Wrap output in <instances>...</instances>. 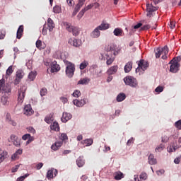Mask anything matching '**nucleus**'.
Returning a JSON list of instances; mask_svg holds the SVG:
<instances>
[{
  "label": "nucleus",
  "instance_id": "1",
  "mask_svg": "<svg viewBox=\"0 0 181 181\" xmlns=\"http://www.w3.org/2000/svg\"><path fill=\"white\" fill-rule=\"evenodd\" d=\"M169 53V49L168 46H164L163 47H158L155 50V56L156 59H159L161 56L163 60H166L168 59V54Z\"/></svg>",
  "mask_w": 181,
  "mask_h": 181
},
{
  "label": "nucleus",
  "instance_id": "2",
  "mask_svg": "<svg viewBox=\"0 0 181 181\" xmlns=\"http://www.w3.org/2000/svg\"><path fill=\"white\" fill-rule=\"evenodd\" d=\"M63 25L68 32L73 34V36H78L80 35V28L71 25L70 23L64 22Z\"/></svg>",
  "mask_w": 181,
  "mask_h": 181
},
{
  "label": "nucleus",
  "instance_id": "3",
  "mask_svg": "<svg viewBox=\"0 0 181 181\" xmlns=\"http://www.w3.org/2000/svg\"><path fill=\"white\" fill-rule=\"evenodd\" d=\"M123 80L126 86H129L132 88H136L138 87V81L134 76H128L124 77Z\"/></svg>",
  "mask_w": 181,
  "mask_h": 181
},
{
  "label": "nucleus",
  "instance_id": "4",
  "mask_svg": "<svg viewBox=\"0 0 181 181\" xmlns=\"http://www.w3.org/2000/svg\"><path fill=\"white\" fill-rule=\"evenodd\" d=\"M179 57L174 58L170 62V71L171 73H177L179 71V67H180V64L177 62Z\"/></svg>",
  "mask_w": 181,
  "mask_h": 181
},
{
  "label": "nucleus",
  "instance_id": "5",
  "mask_svg": "<svg viewBox=\"0 0 181 181\" xmlns=\"http://www.w3.org/2000/svg\"><path fill=\"white\" fill-rule=\"evenodd\" d=\"M65 63L66 64V74L69 77L71 78L74 75V70H75L74 64H73L71 62L68 61H66Z\"/></svg>",
  "mask_w": 181,
  "mask_h": 181
},
{
  "label": "nucleus",
  "instance_id": "6",
  "mask_svg": "<svg viewBox=\"0 0 181 181\" xmlns=\"http://www.w3.org/2000/svg\"><path fill=\"white\" fill-rule=\"evenodd\" d=\"M26 93V86H22L18 90V104H22L23 100H25V95Z\"/></svg>",
  "mask_w": 181,
  "mask_h": 181
},
{
  "label": "nucleus",
  "instance_id": "7",
  "mask_svg": "<svg viewBox=\"0 0 181 181\" xmlns=\"http://www.w3.org/2000/svg\"><path fill=\"white\" fill-rule=\"evenodd\" d=\"M138 66L139 67L136 69V73H138V71H139L141 69L143 70V71H145V70L149 67V64L148 62L141 59L139 61Z\"/></svg>",
  "mask_w": 181,
  "mask_h": 181
},
{
  "label": "nucleus",
  "instance_id": "8",
  "mask_svg": "<svg viewBox=\"0 0 181 181\" xmlns=\"http://www.w3.org/2000/svg\"><path fill=\"white\" fill-rule=\"evenodd\" d=\"M156 11H158V7L156 6H153V5L152 4H146V12L147 14L146 16L148 18H151L152 17V13H153V12H156Z\"/></svg>",
  "mask_w": 181,
  "mask_h": 181
},
{
  "label": "nucleus",
  "instance_id": "9",
  "mask_svg": "<svg viewBox=\"0 0 181 181\" xmlns=\"http://www.w3.org/2000/svg\"><path fill=\"white\" fill-rule=\"evenodd\" d=\"M4 91V93H11V86L9 85L5 86V79L0 80V93Z\"/></svg>",
  "mask_w": 181,
  "mask_h": 181
},
{
  "label": "nucleus",
  "instance_id": "10",
  "mask_svg": "<svg viewBox=\"0 0 181 181\" xmlns=\"http://www.w3.org/2000/svg\"><path fill=\"white\" fill-rule=\"evenodd\" d=\"M69 45L74 46V47H80L81 46V42L76 38H70L68 40Z\"/></svg>",
  "mask_w": 181,
  "mask_h": 181
},
{
  "label": "nucleus",
  "instance_id": "11",
  "mask_svg": "<svg viewBox=\"0 0 181 181\" xmlns=\"http://www.w3.org/2000/svg\"><path fill=\"white\" fill-rule=\"evenodd\" d=\"M105 59H106V64L107 66H111L112 63H114V61L115 60V58L114 56H112V54L111 53H107L105 54Z\"/></svg>",
  "mask_w": 181,
  "mask_h": 181
},
{
  "label": "nucleus",
  "instance_id": "12",
  "mask_svg": "<svg viewBox=\"0 0 181 181\" xmlns=\"http://www.w3.org/2000/svg\"><path fill=\"white\" fill-rule=\"evenodd\" d=\"M34 111L32 110V105L30 104L26 105L24 107V114L25 115H27V117H30V115H33Z\"/></svg>",
  "mask_w": 181,
  "mask_h": 181
},
{
  "label": "nucleus",
  "instance_id": "13",
  "mask_svg": "<svg viewBox=\"0 0 181 181\" xmlns=\"http://www.w3.org/2000/svg\"><path fill=\"white\" fill-rule=\"evenodd\" d=\"M8 142H12L15 146H21V144L18 140V136L12 134L8 139Z\"/></svg>",
  "mask_w": 181,
  "mask_h": 181
},
{
  "label": "nucleus",
  "instance_id": "14",
  "mask_svg": "<svg viewBox=\"0 0 181 181\" xmlns=\"http://www.w3.org/2000/svg\"><path fill=\"white\" fill-rule=\"evenodd\" d=\"M60 70V65L57 64V62L54 61L52 62L51 66L52 73H57Z\"/></svg>",
  "mask_w": 181,
  "mask_h": 181
},
{
  "label": "nucleus",
  "instance_id": "15",
  "mask_svg": "<svg viewBox=\"0 0 181 181\" xmlns=\"http://www.w3.org/2000/svg\"><path fill=\"white\" fill-rule=\"evenodd\" d=\"M76 165L78 168H83V166H84V165H86V160H84L83 156H79L76 159Z\"/></svg>",
  "mask_w": 181,
  "mask_h": 181
},
{
  "label": "nucleus",
  "instance_id": "16",
  "mask_svg": "<svg viewBox=\"0 0 181 181\" xmlns=\"http://www.w3.org/2000/svg\"><path fill=\"white\" fill-rule=\"evenodd\" d=\"M8 156L7 151L0 149V163H2Z\"/></svg>",
  "mask_w": 181,
  "mask_h": 181
},
{
  "label": "nucleus",
  "instance_id": "17",
  "mask_svg": "<svg viewBox=\"0 0 181 181\" xmlns=\"http://www.w3.org/2000/svg\"><path fill=\"white\" fill-rule=\"evenodd\" d=\"M45 122L47 124H52L53 121H54V113H50L49 115H47L45 118Z\"/></svg>",
  "mask_w": 181,
  "mask_h": 181
},
{
  "label": "nucleus",
  "instance_id": "18",
  "mask_svg": "<svg viewBox=\"0 0 181 181\" xmlns=\"http://www.w3.org/2000/svg\"><path fill=\"white\" fill-rule=\"evenodd\" d=\"M118 71V65L113 66L110 67L107 71V73L109 76H112V74H115Z\"/></svg>",
  "mask_w": 181,
  "mask_h": 181
},
{
  "label": "nucleus",
  "instance_id": "19",
  "mask_svg": "<svg viewBox=\"0 0 181 181\" xmlns=\"http://www.w3.org/2000/svg\"><path fill=\"white\" fill-rule=\"evenodd\" d=\"M86 99H82L81 100L75 99L73 101V103L74 104V105H76V107H83L86 104Z\"/></svg>",
  "mask_w": 181,
  "mask_h": 181
},
{
  "label": "nucleus",
  "instance_id": "20",
  "mask_svg": "<svg viewBox=\"0 0 181 181\" xmlns=\"http://www.w3.org/2000/svg\"><path fill=\"white\" fill-rule=\"evenodd\" d=\"M71 114L64 112L62 117V122H67L69 119H71Z\"/></svg>",
  "mask_w": 181,
  "mask_h": 181
},
{
  "label": "nucleus",
  "instance_id": "21",
  "mask_svg": "<svg viewBox=\"0 0 181 181\" xmlns=\"http://www.w3.org/2000/svg\"><path fill=\"white\" fill-rule=\"evenodd\" d=\"M23 30H24L23 25H20L17 30V34H16L17 39H21L23 35Z\"/></svg>",
  "mask_w": 181,
  "mask_h": 181
},
{
  "label": "nucleus",
  "instance_id": "22",
  "mask_svg": "<svg viewBox=\"0 0 181 181\" xmlns=\"http://www.w3.org/2000/svg\"><path fill=\"white\" fill-rule=\"evenodd\" d=\"M101 33L100 32V28L97 27L90 34L91 37L97 38L100 37Z\"/></svg>",
  "mask_w": 181,
  "mask_h": 181
},
{
  "label": "nucleus",
  "instance_id": "23",
  "mask_svg": "<svg viewBox=\"0 0 181 181\" xmlns=\"http://www.w3.org/2000/svg\"><path fill=\"white\" fill-rule=\"evenodd\" d=\"M53 174H54V176L57 175V170H49L47 173V179H53Z\"/></svg>",
  "mask_w": 181,
  "mask_h": 181
},
{
  "label": "nucleus",
  "instance_id": "24",
  "mask_svg": "<svg viewBox=\"0 0 181 181\" xmlns=\"http://www.w3.org/2000/svg\"><path fill=\"white\" fill-rule=\"evenodd\" d=\"M113 34L115 35V36H117L119 37L122 36V35H124V30L120 28H117L114 30Z\"/></svg>",
  "mask_w": 181,
  "mask_h": 181
},
{
  "label": "nucleus",
  "instance_id": "25",
  "mask_svg": "<svg viewBox=\"0 0 181 181\" xmlns=\"http://www.w3.org/2000/svg\"><path fill=\"white\" fill-rule=\"evenodd\" d=\"M35 45L37 49H39V50H43L44 49H46V45H43V42H42V40H37Z\"/></svg>",
  "mask_w": 181,
  "mask_h": 181
},
{
  "label": "nucleus",
  "instance_id": "26",
  "mask_svg": "<svg viewBox=\"0 0 181 181\" xmlns=\"http://www.w3.org/2000/svg\"><path fill=\"white\" fill-rule=\"evenodd\" d=\"M148 163L149 165H156L158 163V161L156 160V158H155V156H153V154L149 155Z\"/></svg>",
  "mask_w": 181,
  "mask_h": 181
},
{
  "label": "nucleus",
  "instance_id": "27",
  "mask_svg": "<svg viewBox=\"0 0 181 181\" xmlns=\"http://www.w3.org/2000/svg\"><path fill=\"white\" fill-rule=\"evenodd\" d=\"M47 26L49 28V32H52L53 29H54V22L50 18H49L47 20Z\"/></svg>",
  "mask_w": 181,
  "mask_h": 181
},
{
  "label": "nucleus",
  "instance_id": "28",
  "mask_svg": "<svg viewBox=\"0 0 181 181\" xmlns=\"http://www.w3.org/2000/svg\"><path fill=\"white\" fill-rule=\"evenodd\" d=\"M62 145H63L62 141H57L54 144L52 145L51 149H52V151H57L59 149V148H60V146H62Z\"/></svg>",
  "mask_w": 181,
  "mask_h": 181
},
{
  "label": "nucleus",
  "instance_id": "29",
  "mask_svg": "<svg viewBox=\"0 0 181 181\" xmlns=\"http://www.w3.org/2000/svg\"><path fill=\"white\" fill-rule=\"evenodd\" d=\"M124 72L129 73L132 70V62H128L124 68Z\"/></svg>",
  "mask_w": 181,
  "mask_h": 181
},
{
  "label": "nucleus",
  "instance_id": "30",
  "mask_svg": "<svg viewBox=\"0 0 181 181\" xmlns=\"http://www.w3.org/2000/svg\"><path fill=\"white\" fill-rule=\"evenodd\" d=\"M50 128L52 131H57L59 132L60 131V127L59 126V123L57 122H54L52 124H51Z\"/></svg>",
  "mask_w": 181,
  "mask_h": 181
},
{
  "label": "nucleus",
  "instance_id": "31",
  "mask_svg": "<svg viewBox=\"0 0 181 181\" xmlns=\"http://www.w3.org/2000/svg\"><path fill=\"white\" fill-rule=\"evenodd\" d=\"M98 29H100V30H107V29H110V24L102 23L101 25L98 26Z\"/></svg>",
  "mask_w": 181,
  "mask_h": 181
},
{
  "label": "nucleus",
  "instance_id": "32",
  "mask_svg": "<svg viewBox=\"0 0 181 181\" xmlns=\"http://www.w3.org/2000/svg\"><path fill=\"white\" fill-rule=\"evenodd\" d=\"M125 98H127V95H125V93H119L117 96V101L118 103H121V101H124V100H125Z\"/></svg>",
  "mask_w": 181,
  "mask_h": 181
},
{
  "label": "nucleus",
  "instance_id": "33",
  "mask_svg": "<svg viewBox=\"0 0 181 181\" xmlns=\"http://www.w3.org/2000/svg\"><path fill=\"white\" fill-rule=\"evenodd\" d=\"M23 76H25V72H23L22 70L17 71L16 77L22 80L23 78Z\"/></svg>",
  "mask_w": 181,
  "mask_h": 181
},
{
  "label": "nucleus",
  "instance_id": "34",
  "mask_svg": "<svg viewBox=\"0 0 181 181\" xmlns=\"http://www.w3.org/2000/svg\"><path fill=\"white\" fill-rule=\"evenodd\" d=\"M115 179V180H121V179H124V174L121 172L116 173Z\"/></svg>",
  "mask_w": 181,
  "mask_h": 181
},
{
  "label": "nucleus",
  "instance_id": "35",
  "mask_svg": "<svg viewBox=\"0 0 181 181\" xmlns=\"http://www.w3.org/2000/svg\"><path fill=\"white\" fill-rule=\"evenodd\" d=\"M115 47H117V46H115V45H114V44L108 45V47H107L108 53L112 54V52H115Z\"/></svg>",
  "mask_w": 181,
  "mask_h": 181
},
{
  "label": "nucleus",
  "instance_id": "36",
  "mask_svg": "<svg viewBox=\"0 0 181 181\" xmlns=\"http://www.w3.org/2000/svg\"><path fill=\"white\" fill-rule=\"evenodd\" d=\"M1 103L3 105H8V104H9V101L8 100V96L3 95L1 97Z\"/></svg>",
  "mask_w": 181,
  "mask_h": 181
},
{
  "label": "nucleus",
  "instance_id": "37",
  "mask_svg": "<svg viewBox=\"0 0 181 181\" xmlns=\"http://www.w3.org/2000/svg\"><path fill=\"white\" fill-rule=\"evenodd\" d=\"M88 83H90V80L87 78H84L79 80L78 84H88Z\"/></svg>",
  "mask_w": 181,
  "mask_h": 181
},
{
  "label": "nucleus",
  "instance_id": "38",
  "mask_svg": "<svg viewBox=\"0 0 181 181\" xmlns=\"http://www.w3.org/2000/svg\"><path fill=\"white\" fill-rule=\"evenodd\" d=\"M28 78L30 81H33L36 78V73L31 71L28 75Z\"/></svg>",
  "mask_w": 181,
  "mask_h": 181
},
{
  "label": "nucleus",
  "instance_id": "39",
  "mask_svg": "<svg viewBox=\"0 0 181 181\" xmlns=\"http://www.w3.org/2000/svg\"><path fill=\"white\" fill-rule=\"evenodd\" d=\"M53 12L54 13H60V12H62V7H60L59 6H54Z\"/></svg>",
  "mask_w": 181,
  "mask_h": 181
},
{
  "label": "nucleus",
  "instance_id": "40",
  "mask_svg": "<svg viewBox=\"0 0 181 181\" xmlns=\"http://www.w3.org/2000/svg\"><path fill=\"white\" fill-rule=\"evenodd\" d=\"M87 66H88V62L86 61H83L82 63H81L79 68L81 70H84V69H86Z\"/></svg>",
  "mask_w": 181,
  "mask_h": 181
},
{
  "label": "nucleus",
  "instance_id": "41",
  "mask_svg": "<svg viewBox=\"0 0 181 181\" xmlns=\"http://www.w3.org/2000/svg\"><path fill=\"white\" fill-rule=\"evenodd\" d=\"M59 139H61V141H67L69 137H67V134L66 133H62L59 136Z\"/></svg>",
  "mask_w": 181,
  "mask_h": 181
},
{
  "label": "nucleus",
  "instance_id": "42",
  "mask_svg": "<svg viewBox=\"0 0 181 181\" xmlns=\"http://www.w3.org/2000/svg\"><path fill=\"white\" fill-rule=\"evenodd\" d=\"M139 177L141 180H146L148 179V174L146 173H141Z\"/></svg>",
  "mask_w": 181,
  "mask_h": 181
},
{
  "label": "nucleus",
  "instance_id": "43",
  "mask_svg": "<svg viewBox=\"0 0 181 181\" xmlns=\"http://www.w3.org/2000/svg\"><path fill=\"white\" fill-rule=\"evenodd\" d=\"M163 149H165V146H163V144H160L156 148L155 151L156 152H162Z\"/></svg>",
  "mask_w": 181,
  "mask_h": 181
},
{
  "label": "nucleus",
  "instance_id": "44",
  "mask_svg": "<svg viewBox=\"0 0 181 181\" xmlns=\"http://www.w3.org/2000/svg\"><path fill=\"white\" fill-rule=\"evenodd\" d=\"M6 76H11L12 73H13V69H12V66H10L6 70Z\"/></svg>",
  "mask_w": 181,
  "mask_h": 181
},
{
  "label": "nucleus",
  "instance_id": "45",
  "mask_svg": "<svg viewBox=\"0 0 181 181\" xmlns=\"http://www.w3.org/2000/svg\"><path fill=\"white\" fill-rule=\"evenodd\" d=\"M46 94H47V89H46L45 88H42L40 90V95H41V97H45V95H46Z\"/></svg>",
  "mask_w": 181,
  "mask_h": 181
},
{
  "label": "nucleus",
  "instance_id": "46",
  "mask_svg": "<svg viewBox=\"0 0 181 181\" xmlns=\"http://www.w3.org/2000/svg\"><path fill=\"white\" fill-rule=\"evenodd\" d=\"M94 7V4H91L88 5L86 7H85L83 9H82L85 13L87 12V11H90L91 8Z\"/></svg>",
  "mask_w": 181,
  "mask_h": 181
},
{
  "label": "nucleus",
  "instance_id": "47",
  "mask_svg": "<svg viewBox=\"0 0 181 181\" xmlns=\"http://www.w3.org/2000/svg\"><path fill=\"white\" fill-rule=\"evenodd\" d=\"M73 95L74 97H76V98H78V97H80V95H81V93L80 92V90H76L73 93Z\"/></svg>",
  "mask_w": 181,
  "mask_h": 181
},
{
  "label": "nucleus",
  "instance_id": "48",
  "mask_svg": "<svg viewBox=\"0 0 181 181\" xmlns=\"http://www.w3.org/2000/svg\"><path fill=\"white\" fill-rule=\"evenodd\" d=\"M85 144H86V146H90V145H93V139H88L85 140Z\"/></svg>",
  "mask_w": 181,
  "mask_h": 181
},
{
  "label": "nucleus",
  "instance_id": "49",
  "mask_svg": "<svg viewBox=\"0 0 181 181\" xmlns=\"http://www.w3.org/2000/svg\"><path fill=\"white\" fill-rule=\"evenodd\" d=\"M175 128H177V129H181V119L177 121L175 123Z\"/></svg>",
  "mask_w": 181,
  "mask_h": 181
},
{
  "label": "nucleus",
  "instance_id": "50",
  "mask_svg": "<svg viewBox=\"0 0 181 181\" xmlns=\"http://www.w3.org/2000/svg\"><path fill=\"white\" fill-rule=\"evenodd\" d=\"M42 35H44V36H45L46 35H47V27H46V24H45L43 25V28L42 30Z\"/></svg>",
  "mask_w": 181,
  "mask_h": 181
},
{
  "label": "nucleus",
  "instance_id": "51",
  "mask_svg": "<svg viewBox=\"0 0 181 181\" xmlns=\"http://www.w3.org/2000/svg\"><path fill=\"white\" fill-rule=\"evenodd\" d=\"M83 4L81 3H78L77 5L75 7V11H76V12H78V11H80V9L81 8V7L83 6Z\"/></svg>",
  "mask_w": 181,
  "mask_h": 181
},
{
  "label": "nucleus",
  "instance_id": "52",
  "mask_svg": "<svg viewBox=\"0 0 181 181\" xmlns=\"http://www.w3.org/2000/svg\"><path fill=\"white\" fill-rule=\"evenodd\" d=\"M6 35V32L5 30H0V39H5V36Z\"/></svg>",
  "mask_w": 181,
  "mask_h": 181
},
{
  "label": "nucleus",
  "instance_id": "53",
  "mask_svg": "<svg viewBox=\"0 0 181 181\" xmlns=\"http://www.w3.org/2000/svg\"><path fill=\"white\" fill-rule=\"evenodd\" d=\"M27 131H28V132H30V134H36V130H35L34 128L32 127L27 128Z\"/></svg>",
  "mask_w": 181,
  "mask_h": 181
},
{
  "label": "nucleus",
  "instance_id": "54",
  "mask_svg": "<svg viewBox=\"0 0 181 181\" xmlns=\"http://www.w3.org/2000/svg\"><path fill=\"white\" fill-rule=\"evenodd\" d=\"M28 176H29V174H25V175L17 178V181H23L25 179H26V177H28Z\"/></svg>",
  "mask_w": 181,
  "mask_h": 181
},
{
  "label": "nucleus",
  "instance_id": "55",
  "mask_svg": "<svg viewBox=\"0 0 181 181\" xmlns=\"http://www.w3.org/2000/svg\"><path fill=\"white\" fill-rule=\"evenodd\" d=\"M134 141H135V139H134V137H132L130 139L127 141V145L128 146H131V145H132V144L134 143Z\"/></svg>",
  "mask_w": 181,
  "mask_h": 181
},
{
  "label": "nucleus",
  "instance_id": "56",
  "mask_svg": "<svg viewBox=\"0 0 181 181\" xmlns=\"http://www.w3.org/2000/svg\"><path fill=\"white\" fill-rule=\"evenodd\" d=\"M22 79L18 78L16 76L15 80L13 81V84H15V86H18V84H19V83H21Z\"/></svg>",
  "mask_w": 181,
  "mask_h": 181
},
{
  "label": "nucleus",
  "instance_id": "57",
  "mask_svg": "<svg viewBox=\"0 0 181 181\" xmlns=\"http://www.w3.org/2000/svg\"><path fill=\"white\" fill-rule=\"evenodd\" d=\"M148 29H151V25H145L141 28V30H148Z\"/></svg>",
  "mask_w": 181,
  "mask_h": 181
},
{
  "label": "nucleus",
  "instance_id": "58",
  "mask_svg": "<svg viewBox=\"0 0 181 181\" xmlns=\"http://www.w3.org/2000/svg\"><path fill=\"white\" fill-rule=\"evenodd\" d=\"M84 13H85L83 10H81V11L79 12V13L78 14L77 18H78V19L82 18L83 16H84Z\"/></svg>",
  "mask_w": 181,
  "mask_h": 181
},
{
  "label": "nucleus",
  "instance_id": "59",
  "mask_svg": "<svg viewBox=\"0 0 181 181\" xmlns=\"http://www.w3.org/2000/svg\"><path fill=\"white\" fill-rule=\"evenodd\" d=\"M156 93H162V91H163V88L162 86H158L156 89H155Z\"/></svg>",
  "mask_w": 181,
  "mask_h": 181
},
{
  "label": "nucleus",
  "instance_id": "60",
  "mask_svg": "<svg viewBox=\"0 0 181 181\" xmlns=\"http://www.w3.org/2000/svg\"><path fill=\"white\" fill-rule=\"evenodd\" d=\"M30 139V134H24L22 136V139H23V141H26L27 139Z\"/></svg>",
  "mask_w": 181,
  "mask_h": 181
},
{
  "label": "nucleus",
  "instance_id": "61",
  "mask_svg": "<svg viewBox=\"0 0 181 181\" xmlns=\"http://www.w3.org/2000/svg\"><path fill=\"white\" fill-rule=\"evenodd\" d=\"M18 169H19V165H17L13 167L11 169V172L13 173H15V172H18Z\"/></svg>",
  "mask_w": 181,
  "mask_h": 181
},
{
  "label": "nucleus",
  "instance_id": "62",
  "mask_svg": "<svg viewBox=\"0 0 181 181\" xmlns=\"http://www.w3.org/2000/svg\"><path fill=\"white\" fill-rule=\"evenodd\" d=\"M42 168H43V163H39L36 165V169L37 170H40V169H42Z\"/></svg>",
  "mask_w": 181,
  "mask_h": 181
},
{
  "label": "nucleus",
  "instance_id": "63",
  "mask_svg": "<svg viewBox=\"0 0 181 181\" xmlns=\"http://www.w3.org/2000/svg\"><path fill=\"white\" fill-rule=\"evenodd\" d=\"M162 142H168L169 141V136H163L162 137V140H161Z\"/></svg>",
  "mask_w": 181,
  "mask_h": 181
},
{
  "label": "nucleus",
  "instance_id": "64",
  "mask_svg": "<svg viewBox=\"0 0 181 181\" xmlns=\"http://www.w3.org/2000/svg\"><path fill=\"white\" fill-rule=\"evenodd\" d=\"M18 158H19L17 155L16 153H14L12 156H11V160H16L18 159Z\"/></svg>",
  "mask_w": 181,
  "mask_h": 181
}]
</instances>
